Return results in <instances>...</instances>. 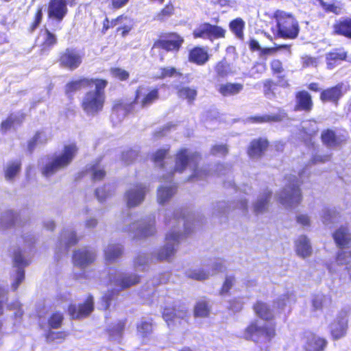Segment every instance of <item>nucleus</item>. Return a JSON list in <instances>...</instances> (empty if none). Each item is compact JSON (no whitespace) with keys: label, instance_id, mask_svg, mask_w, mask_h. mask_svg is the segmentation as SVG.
Masks as SVG:
<instances>
[{"label":"nucleus","instance_id":"nucleus-33","mask_svg":"<svg viewBox=\"0 0 351 351\" xmlns=\"http://www.w3.org/2000/svg\"><path fill=\"white\" fill-rule=\"evenodd\" d=\"M243 89L241 83L226 82L219 86L217 90L223 97H230L239 94Z\"/></svg>","mask_w":351,"mask_h":351},{"label":"nucleus","instance_id":"nucleus-10","mask_svg":"<svg viewBox=\"0 0 351 351\" xmlns=\"http://www.w3.org/2000/svg\"><path fill=\"white\" fill-rule=\"evenodd\" d=\"M350 90V86L348 84L339 82L322 89L319 99L322 104H330L337 107L339 105L340 101L345 94Z\"/></svg>","mask_w":351,"mask_h":351},{"label":"nucleus","instance_id":"nucleus-41","mask_svg":"<svg viewBox=\"0 0 351 351\" xmlns=\"http://www.w3.org/2000/svg\"><path fill=\"white\" fill-rule=\"evenodd\" d=\"M174 4L169 1L155 15L154 19L159 22L166 21L175 14Z\"/></svg>","mask_w":351,"mask_h":351},{"label":"nucleus","instance_id":"nucleus-31","mask_svg":"<svg viewBox=\"0 0 351 351\" xmlns=\"http://www.w3.org/2000/svg\"><path fill=\"white\" fill-rule=\"evenodd\" d=\"M326 13L340 15L343 12L344 5L337 0H316Z\"/></svg>","mask_w":351,"mask_h":351},{"label":"nucleus","instance_id":"nucleus-17","mask_svg":"<svg viewBox=\"0 0 351 351\" xmlns=\"http://www.w3.org/2000/svg\"><path fill=\"white\" fill-rule=\"evenodd\" d=\"M313 108V97L308 91L300 90L295 93L294 111L309 113Z\"/></svg>","mask_w":351,"mask_h":351},{"label":"nucleus","instance_id":"nucleus-20","mask_svg":"<svg viewBox=\"0 0 351 351\" xmlns=\"http://www.w3.org/2000/svg\"><path fill=\"white\" fill-rule=\"evenodd\" d=\"M95 80V78L86 77L70 80L64 86V93L68 97L72 98L76 92L91 87Z\"/></svg>","mask_w":351,"mask_h":351},{"label":"nucleus","instance_id":"nucleus-15","mask_svg":"<svg viewBox=\"0 0 351 351\" xmlns=\"http://www.w3.org/2000/svg\"><path fill=\"white\" fill-rule=\"evenodd\" d=\"M76 4V0H49L48 3V17L57 22H61L68 14V8Z\"/></svg>","mask_w":351,"mask_h":351},{"label":"nucleus","instance_id":"nucleus-64","mask_svg":"<svg viewBox=\"0 0 351 351\" xmlns=\"http://www.w3.org/2000/svg\"><path fill=\"white\" fill-rule=\"evenodd\" d=\"M41 137V132L37 131L33 137L27 142V151L31 154L34 150Z\"/></svg>","mask_w":351,"mask_h":351},{"label":"nucleus","instance_id":"nucleus-42","mask_svg":"<svg viewBox=\"0 0 351 351\" xmlns=\"http://www.w3.org/2000/svg\"><path fill=\"white\" fill-rule=\"evenodd\" d=\"M214 71L219 78H225L232 73L230 64L224 58L214 65Z\"/></svg>","mask_w":351,"mask_h":351},{"label":"nucleus","instance_id":"nucleus-34","mask_svg":"<svg viewBox=\"0 0 351 351\" xmlns=\"http://www.w3.org/2000/svg\"><path fill=\"white\" fill-rule=\"evenodd\" d=\"M295 252L302 258L308 257L311 254V246L306 236L301 235L298 237L295 241Z\"/></svg>","mask_w":351,"mask_h":351},{"label":"nucleus","instance_id":"nucleus-47","mask_svg":"<svg viewBox=\"0 0 351 351\" xmlns=\"http://www.w3.org/2000/svg\"><path fill=\"white\" fill-rule=\"evenodd\" d=\"M126 319L119 320L107 328L106 332L110 337H121L125 330Z\"/></svg>","mask_w":351,"mask_h":351},{"label":"nucleus","instance_id":"nucleus-39","mask_svg":"<svg viewBox=\"0 0 351 351\" xmlns=\"http://www.w3.org/2000/svg\"><path fill=\"white\" fill-rule=\"evenodd\" d=\"M271 191H266L260 196L253 205L254 212L258 215L265 212L268 207L271 197Z\"/></svg>","mask_w":351,"mask_h":351},{"label":"nucleus","instance_id":"nucleus-62","mask_svg":"<svg viewBox=\"0 0 351 351\" xmlns=\"http://www.w3.org/2000/svg\"><path fill=\"white\" fill-rule=\"evenodd\" d=\"M289 48V45H276L272 47H264L261 48L260 51L261 56H269L276 53L278 51L282 49H287Z\"/></svg>","mask_w":351,"mask_h":351},{"label":"nucleus","instance_id":"nucleus-59","mask_svg":"<svg viewBox=\"0 0 351 351\" xmlns=\"http://www.w3.org/2000/svg\"><path fill=\"white\" fill-rule=\"evenodd\" d=\"M16 119L12 115H9L5 120L2 121L0 124V130L1 132L5 133L14 127Z\"/></svg>","mask_w":351,"mask_h":351},{"label":"nucleus","instance_id":"nucleus-38","mask_svg":"<svg viewBox=\"0 0 351 351\" xmlns=\"http://www.w3.org/2000/svg\"><path fill=\"white\" fill-rule=\"evenodd\" d=\"M57 43L58 40L56 35L49 29H45V36L40 44V53L42 55L47 54Z\"/></svg>","mask_w":351,"mask_h":351},{"label":"nucleus","instance_id":"nucleus-61","mask_svg":"<svg viewBox=\"0 0 351 351\" xmlns=\"http://www.w3.org/2000/svg\"><path fill=\"white\" fill-rule=\"evenodd\" d=\"M210 152L213 156H226L228 153V148L225 144L214 145L210 147Z\"/></svg>","mask_w":351,"mask_h":351},{"label":"nucleus","instance_id":"nucleus-44","mask_svg":"<svg viewBox=\"0 0 351 351\" xmlns=\"http://www.w3.org/2000/svg\"><path fill=\"white\" fill-rule=\"evenodd\" d=\"M210 306L206 300H198L193 308V315L195 317H207L210 315Z\"/></svg>","mask_w":351,"mask_h":351},{"label":"nucleus","instance_id":"nucleus-9","mask_svg":"<svg viewBox=\"0 0 351 351\" xmlns=\"http://www.w3.org/2000/svg\"><path fill=\"white\" fill-rule=\"evenodd\" d=\"M302 182L296 177L289 180V184L279 194V202L283 205L293 206L299 204L302 199L300 189Z\"/></svg>","mask_w":351,"mask_h":351},{"label":"nucleus","instance_id":"nucleus-50","mask_svg":"<svg viewBox=\"0 0 351 351\" xmlns=\"http://www.w3.org/2000/svg\"><path fill=\"white\" fill-rule=\"evenodd\" d=\"M182 73L178 71L173 66H165L160 69V74L156 77V79L163 80L167 77H172L173 76L181 77Z\"/></svg>","mask_w":351,"mask_h":351},{"label":"nucleus","instance_id":"nucleus-26","mask_svg":"<svg viewBox=\"0 0 351 351\" xmlns=\"http://www.w3.org/2000/svg\"><path fill=\"white\" fill-rule=\"evenodd\" d=\"M348 329V319L337 317L330 325V335L333 341H337L346 336Z\"/></svg>","mask_w":351,"mask_h":351},{"label":"nucleus","instance_id":"nucleus-2","mask_svg":"<svg viewBox=\"0 0 351 351\" xmlns=\"http://www.w3.org/2000/svg\"><path fill=\"white\" fill-rule=\"evenodd\" d=\"M93 84L95 90L86 92L80 101V106L87 115H95L101 112L106 102L108 80L96 77Z\"/></svg>","mask_w":351,"mask_h":351},{"label":"nucleus","instance_id":"nucleus-8","mask_svg":"<svg viewBox=\"0 0 351 351\" xmlns=\"http://www.w3.org/2000/svg\"><path fill=\"white\" fill-rule=\"evenodd\" d=\"M160 99L159 88L145 85L138 86L134 93L133 102L138 104L141 108H147Z\"/></svg>","mask_w":351,"mask_h":351},{"label":"nucleus","instance_id":"nucleus-11","mask_svg":"<svg viewBox=\"0 0 351 351\" xmlns=\"http://www.w3.org/2000/svg\"><path fill=\"white\" fill-rule=\"evenodd\" d=\"M226 30L221 26L213 25L208 22L200 23L193 31V38L208 39L210 41L224 38Z\"/></svg>","mask_w":351,"mask_h":351},{"label":"nucleus","instance_id":"nucleus-29","mask_svg":"<svg viewBox=\"0 0 351 351\" xmlns=\"http://www.w3.org/2000/svg\"><path fill=\"white\" fill-rule=\"evenodd\" d=\"M332 238L339 248H349L351 247V234L348 228L340 226L332 233Z\"/></svg>","mask_w":351,"mask_h":351},{"label":"nucleus","instance_id":"nucleus-30","mask_svg":"<svg viewBox=\"0 0 351 351\" xmlns=\"http://www.w3.org/2000/svg\"><path fill=\"white\" fill-rule=\"evenodd\" d=\"M101 159H97L90 165L86 171L90 174V179L93 182H101L106 176L105 167L101 165Z\"/></svg>","mask_w":351,"mask_h":351},{"label":"nucleus","instance_id":"nucleus-24","mask_svg":"<svg viewBox=\"0 0 351 351\" xmlns=\"http://www.w3.org/2000/svg\"><path fill=\"white\" fill-rule=\"evenodd\" d=\"M277 86L286 88L289 86L288 80L285 75L278 76V82L271 79H267L263 82V93L265 97L269 99L275 98L276 94L275 90Z\"/></svg>","mask_w":351,"mask_h":351},{"label":"nucleus","instance_id":"nucleus-49","mask_svg":"<svg viewBox=\"0 0 351 351\" xmlns=\"http://www.w3.org/2000/svg\"><path fill=\"white\" fill-rule=\"evenodd\" d=\"M236 282V278L234 276L230 275L226 276L224 281L222 283L221 287L219 290V294L220 295H226L230 293V289L234 285Z\"/></svg>","mask_w":351,"mask_h":351},{"label":"nucleus","instance_id":"nucleus-22","mask_svg":"<svg viewBox=\"0 0 351 351\" xmlns=\"http://www.w3.org/2000/svg\"><path fill=\"white\" fill-rule=\"evenodd\" d=\"M320 139L323 145L328 148L340 147L346 141V138L343 135H337L336 132L330 128L322 130Z\"/></svg>","mask_w":351,"mask_h":351},{"label":"nucleus","instance_id":"nucleus-19","mask_svg":"<svg viewBox=\"0 0 351 351\" xmlns=\"http://www.w3.org/2000/svg\"><path fill=\"white\" fill-rule=\"evenodd\" d=\"M96 253L88 247L78 249L73 252V263L75 266L84 268L96 260Z\"/></svg>","mask_w":351,"mask_h":351},{"label":"nucleus","instance_id":"nucleus-3","mask_svg":"<svg viewBox=\"0 0 351 351\" xmlns=\"http://www.w3.org/2000/svg\"><path fill=\"white\" fill-rule=\"evenodd\" d=\"M276 336L277 324L276 322L260 325L256 319L250 322L242 332V338L256 343L261 342L262 339L265 342H271Z\"/></svg>","mask_w":351,"mask_h":351},{"label":"nucleus","instance_id":"nucleus-36","mask_svg":"<svg viewBox=\"0 0 351 351\" xmlns=\"http://www.w3.org/2000/svg\"><path fill=\"white\" fill-rule=\"evenodd\" d=\"M123 254V246L119 243L109 244L104 250V258L108 262H114Z\"/></svg>","mask_w":351,"mask_h":351},{"label":"nucleus","instance_id":"nucleus-56","mask_svg":"<svg viewBox=\"0 0 351 351\" xmlns=\"http://www.w3.org/2000/svg\"><path fill=\"white\" fill-rule=\"evenodd\" d=\"M336 261L338 265H343L351 262V251H340L336 255Z\"/></svg>","mask_w":351,"mask_h":351},{"label":"nucleus","instance_id":"nucleus-53","mask_svg":"<svg viewBox=\"0 0 351 351\" xmlns=\"http://www.w3.org/2000/svg\"><path fill=\"white\" fill-rule=\"evenodd\" d=\"M109 71L113 78L119 81H127L130 78V73L120 67H111Z\"/></svg>","mask_w":351,"mask_h":351},{"label":"nucleus","instance_id":"nucleus-43","mask_svg":"<svg viewBox=\"0 0 351 351\" xmlns=\"http://www.w3.org/2000/svg\"><path fill=\"white\" fill-rule=\"evenodd\" d=\"M176 186H161L158 189L157 193V199L160 204H164L168 202L171 197L176 193Z\"/></svg>","mask_w":351,"mask_h":351},{"label":"nucleus","instance_id":"nucleus-23","mask_svg":"<svg viewBox=\"0 0 351 351\" xmlns=\"http://www.w3.org/2000/svg\"><path fill=\"white\" fill-rule=\"evenodd\" d=\"M210 58V55L206 47L195 46L189 51L188 60L198 66L204 65Z\"/></svg>","mask_w":351,"mask_h":351},{"label":"nucleus","instance_id":"nucleus-14","mask_svg":"<svg viewBox=\"0 0 351 351\" xmlns=\"http://www.w3.org/2000/svg\"><path fill=\"white\" fill-rule=\"evenodd\" d=\"M162 317L165 321L169 326H172L175 324L176 319H179V323L181 324L182 321L189 324L190 315L188 310L181 306L173 305L165 306L162 312Z\"/></svg>","mask_w":351,"mask_h":351},{"label":"nucleus","instance_id":"nucleus-12","mask_svg":"<svg viewBox=\"0 0 351 351\" xmlns=\"http://www.w3.org/2000/svg\"><path fill=\"white\" fill-rule=\"evenodd\" d=\"M94 298L88 295L84 302L78 304H70L67 312L71 319H83L88 317L94 311Z\"/></svg>","mask_w":351,"mask_h":351},{"label":"nucleus","instance_id":"nucleus-5","mask_svg":"<svg viewBox=\"0 0 351 351\" xmlns=\"http://www.w3.org/2000/svg\"><path fill=\"white\" fill-rule=\"evenodd\" d=\"M276 21L277 35L284 39H295L299 34L298 23L293 14L277 10L274 13Z\"/></svg>","mask_w":351,"mask_h":351},{"label":"nucleus","instance_id":"nucleus-46","mask_svg":"<svg viewBox=\"0 0 351 351\" xmlns=\"http://www.w3.org/2000/svg\"><path fill=\"white\" fill-rule=\"evenodd\" d=\"M189 278L202 281L208 279L209 272L203 268L189 269L186 273Z\"/></svg>","mask_w":351,"mask_h":351},{"label":"nucleus","instance_id":"nucleus-48","mask_svg":"<svg viewBox=\"0 0 351 351\" xmlns=\"http://www.w3.org/2000/svg\"><path fill=\"white\" fill-rule=\"evenodd\" d=\"M64 315L61 312L56 311L51 314L48 318V325L51 328H60L63 323Z\"/></svg>","mask_w":351,"mask_h":351},{"label":"nucleus","instance_id":"nucleus-4","mask_svg":"<svg viewBox=\"0 0 351 351\" xmlns=\"http://www.w3.org/2000/svg\"><path fill=\"white\" fill-rule=\"evenodd\" d=\"M79 148L76 143H71L63 146L62 152L53 157L52 160L47 163L41 170L42 174L49 177L58 171L69 166L77 155Z\"/></svg>","mask_w":351,"mask_h":351},{"label":"nucleus","instance_id":"nucleus-13","mask_svg":"<svg viewBox=\"0 0 351 351\" xmlns=\"http://www.w3.org/2000/svg\"><path fill=\"white\" fill-rule=\"evenodd\" d=\"M82 60L83 55L78 50L68 47L60 53L58 62L61 68L73 71L80 67Z\"/></svg>","mask_w":351,"mask_h":351},{"label":"nucleus","instance_id":"nucleus-60","mask_svg":"<svg viewBox=\"0 0 351 351\" xmlns=\"http://www.w3.org/2000/svg\"><path fill=\"white\" fill-rule=\"evenodd\" d=\"M64 237H67V240L66 241V246L67 247L77 245L80 241V238L74 231H66Z\"/></svg>","mask_w":351,"mask_h":351},{"label":"nucleus","instance_id":"nucleus-1","mask_svg":"<svg viewBox=\"0 0 351 351\" xmlns=\"http://www.w3.org/2000/svg\"><path fill=\"white\" fill-rule=\"evenodd\" d=\"M202 160V155L197 152L190 153L186 148L179 149L176 154L175 166L173 173H182L187 167L191 165V173L189 176V180H202L208 177L209 169L199 167Z\"/></svg>","mask_w":351,"mask_h":351},{"label":"nucleus","instance_id":"nucleus-6","mask_svg":"<svg viewBox=\"0 0 351 351\" xmlns=\"http://www.w3.org/2000/svg\"><path fill=\"white\" fill-rule=\"evenodd\" d=\"M184 232H176L171 230L165 236V245L156 254V259L159 261H169L176 252L175 246L178 245L181 240L186 238L191 234L192 230L184 221Z\"/></svg>","mask_w":351,"mask_h":351},{"label":"nucleus","instance_id":"nucleus-51","mask_svg":"<svg viewBox=\"0 0 351 351\" xmlns=\"http://www.w3.org/2000/svg\"><path fill=\"white\" fill-rule=\"evenodd\" d=\"M43 8L42 5H40L37 8L34 15L32 21L27 29L29 33H33L38 28V27L42 22L43 16Z\"/></svg>","mask_w":351,"mask_h":351},{"label":"nucleus","instance_id":"nucleus-40","mask_svg":"<svg viewBox=\"0 0 351 351\" xmlns=\"http://www.w3.org/2000/svg\"><path fill=\"white\" fill-rule=\"evenodd\" d=\"M245 25V21L240 17L236 18L229 23L230 31L240 40H244Z\"/></svg>","mask_w":351,"mask_h":351},{"label":"nucleus","instance_id":"nucleus-54","mask_svg":"<svg viewBox=\"0 0 351 351\" xmlns=\"http://www.w3.org/2000/svg\"><path fill=\"white\" fill-rule=\"evenodd\" d=\"M136 330L138 333L142 337H147L153 331V326L152 322L143 321L137 324Z\"/></svg>","mask_w":351,"mask_h":351},{"label":"nucleus","instance_id":"nucleus-25","mask_svg":"<svg viewBox=\"0 0 351 351\" xmlns=\"http://www.w3.org/2000/svg\"><path fill=\"white\" fill-rule=\"evenodd\" d=\"M332 34L351 40V16H344L335 21Z\"/></svg>","mask_w":351,"mask_h":351},{"label":"nucleus","instance_id":"nucleus-16","mask_svg":"<svg viewBox=\"0 0 351 351\" xmlns=\"http://www.w3.org/2000/svg\"><path fill=\"white\" fill-rule=\"evenodd\" d=\"M147 191L145 185L141 183L134 184L124 195L127 207L131 208L140 205L144 201Z\"/></svg>","mask_w":351,"mask_h":351},{"label":"nucleus","instance_id":"nucleus-57","mask_svg":"<svg viewBox=\"0 0 351 351\" xmlns=\"http://www.w3.org/2000/svg\"><path fill=\"white\" fill-rule=\"evenodd\" d=\"M169 152V149H159L155 152L152 156V160L155 163H160L161 167H164L163 161Z\"/></svg>","mask_w":351,"mask_h":351},{"label":"nucleus","instance_id":"nucleus-35","mask_svg":"<svg viewBox=\"0 0 351 351\" xmlns=\"http://www.w3.org/2000/svg\"><path fill=\"white\" fill-rule=\"evenodd\" d=\"M179 98L186 99L190 104L193 103L197 96L196 88L176 85L174 87Z\"/></svg>","mask_w":351,"mask_h":351},{"label":"nucleus","instance_id":"nucleus-55","mask_svg":"<svg viewBox=\"0 0 351 351\" xmlns=\"http://www.w3.org/2000/svg\"><path fill=\"white\" fill-rule=\"evenodd\" d=\"M156 232L155 221L152 220L149 221L147 225L141 228L139 233L136 236L138 238L146 237L152 235Z\"/></svg>","mask_w":351,"mask_h":351},{"label":"nucleus","instance_id":"nucleus-27","mask_svg":"<svg viewBox=\"0 0 351 351\" xmlns=\"http://www.w3.org/2000/svg\"><path fill=\"white\" fill-rule=\"evenodd\" d=\"M287 117V113L282 110L277 114L250 116L246 119V122L250 124L278 123L281 122Z\"/></svg>","mask_w":351,"mask_h":351},{"label":"nucleus","instance_id":"nucleus-58","mask_svg":"<svg viewBox=\"0 0 351 351\" xmlns=\"http://www.w3.org/2000/svg\"><path fill=\"white\" fill-rule=\"evenodd\" d=\"M300 62L303 69L317 66V58L308 55L302 56Z\"/></svg>","mask_w":351,"mask_h":351},{"label":"nucleus","instance_id":"nucleus-52","mask_svg":"<svg viewBox=\"0 0 351 351\" xmlns=\"http://www.w3.org/2000/svg\"><path fill=\"white\" fill-rule=\"evenodd\" d=\"M69 335V333L64 330L49 331L46 335V339L48 342L58 341L61 343L66 339Z\"/></svg>","mask_w":351,"mask_h":351},{"label":"nucleus","instance_id":"nucleus-63","mask_svg":"<svg viewBox=\"0 0 351 351\" xmlns=\"http://www.w3.org/2000/svg\"><path fill=\"white\" fill-rule=\"evenodd\" d=\"M270 69L273 75L280 74L284 71L283 64L278 59H274L270 62Z\"/></svg>","mask_w":351,"mask_h":351},{"label":"nucleus","instance_id":"nucleus-32","mask_svg":"<svg viewBox=\"0 0 351 351\" xmlns=\"http://www.w3.org/2000/svg\"><path fill=\"white\" fill-rule=\"evenodd\" d=\"M346 58L347 52L343 49H334L326 55L327 68L332 69L338 62L346 60Z\"/></svg>","mask_w":351,"mask_h":351},{"label":"nucleus","instance_id":"nucleus-37","mask_svg":"<svg viewBox=\"0 0 351 351\" xmlns=\"http://www.w3.org/2000/svg\"><path fill=\"white\" fill-rule=\"evenodd\" d=\"M22 163L20 160H12L7 163L4 168V177L7 180L12 181L21 171Z\"/></svg>","mask_w":351,"mask_h":351},{"label":"nucleus","instance_id":"nucleus-7","mask_svg":"<svg viewBox=\"0 0 351 351\" xmlns=\"http://www.w3.org/2000/svg\"><path fill=\"white\" fill-rule=\"evenodd\" d=\"M184 43V38L176 32H162L154 40L151 51L163 50L165 52H178Z\"/></svg>","mask_w":351,"mask_h":351},{"label":"nucleus","instance_id":"nucleus-18","mask_svg":"<svg viewBox=\"0 0 351 351\" xmlns=\"http://www.w3.org/2000/svg\"><path fill=\"white\" fill-rule=\"evenodd\" d=\"M269 145V140L265 137L254 138L247 147V154L251 158H261L267 151Z\"/></svg>","mask_w":351,"mask_h":351},{"label":"nucleus","instance_id":"nucleus-28","mask_svg":"<svg viewBox=\"0 0 351 351\" xmlns=\"http://www.w3.org/2000/svg\"><path fill=\"white\" fill-rule=\"evenodd\" d=\"M252 309L256 315L260 319L269 322H274L275 315L267 303L258 300L253 304Z\"/></svg>","mask_w":351,"mask_h":351},{"label":"nucleus","instance_id":"nucleus-45","mask_svg":"<svg viewBox=\"0 0 351 351\" xmlns=\"http://www.w3.org/2000/svg\"><path fill=\"white\" fill-rule=\"evenodd\" d=\"M140 282V276L136 274H126L118 279L115 284L122 289L129 288Z\"/></svg>","mask_w":351,"mask_h":351},{"label":"nucleus","instance_id":"nucleus-21","mask_svg":"<svg viewBox=\"0 0 351 351\" xmlns=\"http://www.w3.org/2000/svg\"><path fill=\"white\" fill-rule=\"evenodd\" d=\"M328 344V341L326 337L311 332L306 337L303 349L304 351H325Z\"/></svg>","mask_w":351,"mask_h":351}]
</instances>
